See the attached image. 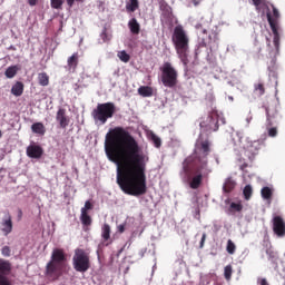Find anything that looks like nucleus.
Listing matches in <instances>:
<instances>
[{
	"instance_id": "15",
	"label": "nucleus",
	"mask_w": 285,
	"mask_h": 285,
	"mask_svg": "<svg viewBox=\"0 0 285 285\" xmlns=\"http://www.w3.org/2000/svg\"><path fill=\"white\" fill-rule=\"evenodd\" d=\"M67 1V6H69V8H72V6H75V1H83V0H50V6L53 10H62L63 9V3H66Z\"/></svg>"
},
{
	"instance_id": "19",
	"label": "nucleus",
	"mask_w": 285,
	"mask_h": 285,
	"mask_svg": "<svg viewBox=\"0 0 285 285\" xmlns=\"http://www.w3.org/2000/svg\"><path fill=\"white\" fill-rule=\"evenodd\" d=\"M128 28L131 35H139L141 32V24L137 21V18H131L128 22Z\"/></svg>"
},
{
	"instance_id": "41",
	"label": "nucleus",
	"mask_w": 285,
	"mask_h": 285,
	"mask_svg": "<svg viewBox=\"0 0 285 285\" xmlns=\"http://www.w3.org/2000/svg\"><path fill=\"white\" fill-rule=\"evenodd\" d=\"M257 285H271L266 278L258 277Z\"/></svg>"
},
{
	"instance_id": "18",
	"label": "nucleus",
	"mask_w": 285,
	"mask_h": 285,
	"mask_svg": "<svg viewBox=\"0 0 285 285\" xmlns=\"http://www.w3.org/2000/svg\"><path fill=\"white\" fill-rule=\"evenodd\" d=\"M67 66L68 70H77V66H79V52L72 53L68 59H67Z\"/></svg>"
},
{
	"instance_id": "34",
	"label": "nucleus",
	"mask_w": 285,
	"mask_h": 285,
	"mask_svg": "<svg viewBox=\"0 0 285 285\" xmlns=\"http://www.w3.org/2000/svg\"><path fill=\"white\" fill-rule=\"evenodd\" d=\"M243 195L245 199L248 202V199L253 197V187L250 185H246L243 189Z\"/></svg>"
},
{
	"instance_id": "10",
	"label": "nucleus",
	"mask_w": 285,
	"mask_h": 285,
	"mask_svg": "<svg viewBox=\"0 0 285 285\" xmlns=\"http://www.w3.org/2000/svg\"><path fill=\"white\" fill-rule=\"evenodd\" d=\"M265 147L266 144L264 142V140L250 141L245 150V155L249 159V161H255V157L259 155V150H263V148Z\"/></svg>"
},
{
	"instance_id": "38",
	"label": "nucleus",
	"mask_w": 285,
	"mask_h": 285,
	"mask_svg": "<svg viewBox=\"0 0 285 285\" xmlns=\"http://www.w3.org/2000/svg\"><path fill=\"white\" fill-rule=\"evenodd\" d=\"M1 254L3 257H10L12 255V249H10V246H3L1 249Z\"/></svg>"
},
{
	"instance_id": "44",
	"label": "nucleus",
	"mask_w": 285,
	"mask_h": 285,
	"mask_svg": "<svg viewBox=\"0 0 285 285\" xmlns=\"http://www.w3.org/2000/svg\"><path fill=\"white\" fill-rule=\"evenodd\" d=\"M252 1L256 8H259V6H262V3H264V0H252Z\"/></svg>"
},
{
	"instance_id": "30",
	"label": "nucleus",
	"mask_w": 285,
	"mask_h": 285,
	"mask_svg": "<svg viewBox=\"0 0 285 285\" xmlns=\"http://www.w3.org/2000/svg\"><path fill=\"white\" fill-rule=\"evenodd\" d=\"M263 199H273V189L271 187H263L261 190Z\"/></svg>"
},
{
	"instance_id": "47",
	"label": "nucleus",
	"mask_w": 285,
	"mask_h": 285,
	"mask_svg": "<svg viewBox=\"0 0 285 285\" xmlns=\"http://www.w3.org/2000/svg\"><path fill=\"white\" fill-rule=\"evenodd\" d=\"M267 255H269L272 259H275V253H273L272 250H267Z\"/></svg>"
},
{
	"instance_id": "17",
	"label": "nucleus",
	"mask_w": 285,
	"mask_h": 285,
	"mask_svg": "<svg viewBox=\"0 0 285 285\" xmlns=\"http://www.w3.org/2000/svg\"><path fill=\"white\" fill-rule=\"evenodd\" d=\"M10 273H12V263L0 258V275L8 276Z\"/></svg>"
},
{
	"instance_id": "43",
	"label": "nucleus",
	"mask_w": 285,
	"mask_h": 285,
	"mask_svg": "<svg viewBox=\"0 0 285 285\" xmlns=\"http://www.w3.org/2000/svg\"><path fill=\"white\" fill-rule=\"evenodd\" d=\"M204 244H206V233H204L203 236H202L199 247L204 248Z\"/></svg>"
},
{
	"instance_id": "40",
	"label": "nucleus",
	"mask_w": 285,
	"mask_h": 285,
	"mask_svg": "<svg viewBox=\"0 0 285 285\" xmlns=\"http://www.w3.org/2000/svg\"><path fill=\"white\" fill-rule=\"evenodd\" d=\"M272 10H273L272 19H274V21H276V26H277V20L279 19V10H277V8H275V6H272Z\"/></svg>"
},
{
	"instance_id": "27",
	"label": "nucleus",
	"mask_w": 285,
	"mask_h": 285,
	"mask_svg": "<svg viewBox=\"0 0 285 285\" xmlns=\"http://www.w3.org/2000/svg\"><path fill=\"white\" fill-rule=\"evenodd\" d=\"M126 10L127 12H136V10H139V0H129L126 3Z\"/></svg>"
},
{
	"instance_id": "12",
	"label": "nucleus",
	"mask_w": 285,
	"mask_h": 285,
	"mask_svg": "<svg viewBox=\"0 0 285 285\" xmlns=\"http://www.w3.org/2000/svg\"><path fill=\"white\" fill-rule=\"evenodd\" d=\"M273 232L277 237H285V222L282 216H274L273 218Z\"/></svg>"
},
{
	"instance_id": "31",
	"label": "nucleus",
	"mask_w": 285,
	"mask_h": 285,
	"mask_svg": "<svg viewBox=\"0 0 285 285\" xmlns=\"http://www.w3.org/2000/svg\"><path fill=\"white\" fill-rule=\"evenodd\" d=\"M226 250L228 255H235V252L237 250V245L232 239L227 240Z\"/></svg>"
},
{
	"instance_id": "45",
	"label": "nucleus",
	"mask_w": 285,
	"mask_h": 285,
	"mask_svg": "<svg viewBox=\"0 0 285 285\" xmlns=\"http://www.w3.org/2000/svg\"><path fill=\"white\" fill-rule=\"evenodd\" d=\"M29 6L35 7L39 3V0H28Z\"/></svg>"
},
{
	"instance_id": "7",
	"label": "nucleus",
	"mask_w": 285,
	"mask_h": 285,
	"mask_svg": "<svg viewBox=\"0 0 285 285\" xmlns=\"http://www.w3.org/2000/svg\"><path fill=\"white\" fill-rule=\"evenodd\" d=\"M177 70L170 62H165L161 68V81L165 88H175L177 86Z\"/></svg>"
},
{
	"instance_id": "26",
	"label": "nucleus",
	"mask_w": 285,
	"mask_h": 285,
	"mask_svg": "<svg viewBox=\"0 0 285 285\" xmlns=\"http://www.w3.org/2000/svg\"><path fill=\"white\" fill-rule=\"evenodd\" d=\"M138 95H140V97H153V87H149V86L139 87Z\"/></svg>"
},
{
	"instance_id": "37",
	"label": "nucleus",
	"mask_w": 285,
	"mask_h": 285,
	"mask_svg": "<svg viewBox=\"0 0 285 285\" xmlns=\"http://www.w3.org/2000/svg\"><path fill=\"white\" fill-rule=\"evenodd\" d=\"M0 285H12V281L8 276L0 274Z\"/></svg>"
},
{
	"instance_id": "51",
	"label": "nucleus",
	"mask_w": 285,
	"mask_h": 285,
	"mask_svg": "<svg viewBox=\"0 0 285 285\" xmlns=\"http://www.w3.org/2000/svg\"><path fill=\"white\" fill-rule=\"evenodd\" d=\"M261 50H262V47L258 48V52H261Z\"/></svg>"
},
{
	"instance_id": "36",
	"label": "nucleus",
	"mask_w": 285,
	"mask_h": 285,
	"mask_svg": "<svg viewBox=\"0 0 285 285\" xmlns=\"http://www.w3.org/2000/svg\"><path fill=\"white\" fill-rule=\"evenodd\" d=\"M150 139L156 148H161V138H159L155 134H151Z\"/></svg>"
},
{
	"instance_id": "22",
	"label": "nucleus",
	"mask_w": 285,
	"mask_h": 285,
	"mask_svg": "<svg viewBox=\"0 0 285 285\" xmlns=\"http://www.w3.org/2000/svg\"><path fill=\"white\" fill-rule=\"evenodd\" d=\"M254 94L257 95V97H264V95H266L264 82L254 83Z\"/></svg>"
},
{
	"instance_id": "25",
	"label": "nucleus",
	"mask_w": 285,
	"mask_h": 285,
	"mask_svg": "<svg viewBox=\"0 0 285 285\" xmlns=\"http://www.w3.org/2000/svg\"><path fill=\"white\" fill-rule=\"evenodd\" d=\"M38 83L39 86H49L50 85V76L46 72L38 73Z\"/></svg>"
},
{
	"instance_id": "5",
	"label": "nucleus",
	"mask_w": 285,
	"mask_h": 285,
	"mask_svg": "<svg viewBox=\"0 0 285 285\" xmlns=\"http://www.w3.org/2000/svg\"><path fill=\"white\" fill-rule=\"evenodd\" d=\"M117 107L114 102H104L97 105V108L91 112V117L96 124H101L104 126L108 119H112V117H115Z\"/></svg>"
},
{
	"instance_id": "48",
	"label": "nucleus",
	"mask_w": 285,
	"mask_h": 285,
	"mask_svg": "<svg viewBox=\"0 0 285 285\" xmlns=\"http://www.w3.org/2000/svg\"><path fill=\"white\" fill-rule=\"evenodd\" d=\"M9 50H17V47L10 46V47H9Z\"/></svg>"
},
{
	"instance_id": "16",
	"label": "nucleus",
	"mask_w": 285,
	"mask_h": 285,
	"mask_svg": "<svg viewBox=\"0 0 285 285\" xmlns=\"http://www.w3.org/2000/svg\"><path fill=\"white\" fill-rule=\"evenodd\" d=\"M2 233L6 237L12 233V216H10V214L2 219Z\"/></svg>"
},
{
	"instance_id": "6",
	"label": "nucleus",
	"mask_w": 285,
	"mask_h": 285,
	"mask_svg": "<svg viewBox=\"0 0 285 285\" xmlns=\"http://www.w3.org/2000/svg\"><path fill=\"white\" fill-rule=\"evenodd\" d=\"M72 266L77 273L90 271V254L86 249L77 248L72 257Z\"/></svg>"
},
{
	"instance_id": "33",
	"label": "nucleus",
	"mask_w": 285,
	"mask_h": 285,
	"mask_svg": "<svg viewBox=\"0 0 285 285\" xmlns=\"http://www.w3.org/2000/svg\"><path fill=\"white\" fill-rule=\"evenodd\" d=\"M224 277L227 279V282H230L233 277V265H227L224 268Z\"/></svg>"
},
{
	"instance_id": "32",
	"label": "nucleus",
	"mask_w": 285,
	"mask_h": 285,
	"mask_svg": "<svg viewBox=\"0 0 285 285\" xmlns=\"http://www.w3.org/2000/svg\"><path fill=\"white\" fill-rule=\"evenodd\" d=\"M229 210L233 213H242V210H244V205H242V203H232L229 205Z\"/></svg>"
},
{
	"instance_id": "29",
	"label": "nucleus",
	"mask_w": 285,
	"mask_h": 285,
	"mask_svg": "<svg viewBox=\"0 0 285 285\" xmlns=\"http://www.w3.org/2000/svg\"><path fill=\"white\" fill-rule=\"evenodd\" d=\"M101 237L104 242H108L110 239V225L105 223L101 227Z\"/></svg>"
},
{
	"instance_id": "13",
	"label": "nucleus",
	"mask_w": 285,
	"mask_h": 285,
	"mask_svg": "<svg viewBox=\"0 0 285 285\" xmlns=\"http://www.w3.org/2000/svg\"><path fill=\"white\" fill-rule=\"evenodd\" d=\"M56 120L58 121L60 128H68V126H70V117L66 115V109L63 108L58 109Z\"/></svg>"
},
{
	"instance_id": "3",
	"label": "nucleus",
	"mask_w": 285,
	"mask_h": 285,
	"mask_svg": "<svg viewBox=\"0 0 285 285\" xmlns=\"http://www.w3.org/2000/svg\"><path fill=\"white\" fill-rule=\"evenodd\" d=\"M171 41L181 63L187 67L189 63L188 52L190 50V38H188V33H186V30L181 24L174 28Z\"/></svg>"
},
{
	"instance_id": "23",
	"label": "nucleus",
	"mask_w": 285,
	"mask_h": 285,
	"mask_svg": "<svg viewBox=\"0 0 285 285\" xmlns=\"http://www.w3.org/2000/svg\"><path fill=\"white\" fill-rule=\"evenodd\" d=\"M31 130L36 135H46V126H43V122H35L31 126Z\"/></svg>"
},
{
	"instance_id": "2",
	"label": "nucleus",
	"mask_w": 285,
	"mask_h": 285,
	"mask_svg": "<svg viewBox=\"0 0 285 285\" xmlns=\"http://www.w3.org/2000/svg\"><path fill=\"white\" fill-rule=\"evenodd\" d=\"M213 142L208 139L199 138L195 145L194 155L187 157L183 163L185 175H194L189 186L193 190H197L202 186V181L208 178L213 169L208 166V155L212 153Z\"/></svg>"
},
{
	"instance_id": "49",
	"label": "nucleus",
	"mask_w": 285,
	"mask_h": 285,
	"mask_svg": "<svg viewBox=\"0 0 285 285\" xmlns=\"http://www.w3.org/2000/svg\"><path fill=\"white\" fill-rule=\"evenodd\" d=\"M1 137H3V132H1V130H0V139H1Z\"/></svg>"
},
{
	"instance_id": "4",
	"label": "nucleus",
	"mask_w": 285,
	"mask_h": 285,
	"mask_svg": "<svg viewBox=\"0 0 285 285\" xmlns=\"http://www.w3.org/2000/svg\"><path fill=\"white\" fill-rule=\"evenodd\" d=\"M68 257L63 248H55L51 254V261L46 266V275L51 279L61 277V271L66 268Z\"/></svg>"
},
{
	"instance_id": "14",
	"label": "nucleus",
	"mask_w": 285,
	"mask_h": 285,
	"mask_svg": "<svg viewBox=\"0 0 285 285\" xmlns=\"http://www.w3.org/2000/svg\"><path fill=\"white\" fill-rule=\"evenodd\" d=\"M27 156H29L30 159H41L43 156V148L39 145H30L27 147Z\"/></svg>"
},
{
	"instance_id": "28",
	"label": "nucleus",
	"mask_w": 285,
	"mask_h": 285,
	"mask_svg": "<svg viewBox=\"0 0 285 285\" xmlns=\"http://www.w3.org/2000/svg\"><path fill=\"white\" fill-rule=\"evenodd\" d=\"M17 72H19V67L11 66L7 68V70L4 71V76L7 77V79H14V77H17Z\"/></svg>"
},
{
	"instance_id": "11",
	"label": "nucleus",
	"mask_w": 285,
	"mask_h": 285,
	"mask_svg": "<svg viewBox=\"0 0 285 285\" xmlns=\"http://www.w3.org/2000/svg\"><path fill=\"white\" fill-rule=\"evenodd\" d=\"M267 21L274 35V46L275 48H279V27H277V20L273 19L271 12H267Z\"/></svg>"
},
{
	"instance_id": "24",
	"label": "nucleus",
	"mask_w": 285,
	"mask_h": 285,
	"mask_svg": "<svg viewBox=\"0 0 285 285\" xmlns=\"http://www.w3.org/2000/svg\"><path fill=\"white\" fill-rule=\"evenodd\" d=\"M235 186H237V183H235L233 178H227L223 186L224 193H233V190H235Z\"/></svg>"
},
{
	"instance_id": "50",
	"label": "nucleus",
	"mask_w": 285,
	"mask_h": 285,
	"mask_svg": "<svg viewBox=\"0 0 285 285\" xmlns=\"http://www.w3.org/2000/svg\"><path fill=\"white\" fill-rule=\"evenodd\" d=\"M204 35H206V29L203 30Z\"/></svg>"
},
{
	"instance_id": "20",
	"label": "nucleus",
	"mask_w": 285,
	"mask_h": 285,
	"mask_svg": "<svg viewBox=\"0 0 285 285\" xmlns=\"http://www.w3.org/2000/svg\"><path fill=\"white\" fill-rule=\"evenodd\" d=\"M80 222H81L85 230H88V228H90V226H92V217L90 215H88V213H86V212H81Z\"/></svg>"
},
{
	"instance_id": "21",
	"label": "nucleus",
	"mask_w": 285,
	"mask_h": 285,
	"mask_svg": "<svg viewBox=\"0 0 285 285\" xmlns=\"http://www.w3.org/2000/svg\"><path fill=\"white\" fill-rule=\"evenodd\" d=\"M23 82L17 81L11 88V95H13V97H21V95H23Z\"/></svg>"
},
{
	"instance_id": "42",
	"label": "nucleus",
	"mask_w": 285,
	"mask_h": 285,
	"mask_svg": "<svg viewBox=\"0 0 285 285\" xmlns=\"http://www.w3.org/2000/svg\"><path fill=\"white\" fill-rule=\"evenodd\" d=\"M101 39L102 41H110V38H108V33L106 32V30L102 31Z\"/></svg>"
},
{
	"instance_id": "1",
	"label": "nucleus",
	"mask_w": 285,
	"mask_h": 285,
	"mask_svg": "<svg viewBox=\"0 0 285 285\" xmlns=\"http://www.w3.org/2000/svg\"><path fill=\"white\" fill-rule=\"evenodd\" d=\"M105 153L117 166L116 181L125 195H146V156L135 136L124 127H116L106 135Z\"/></svg>"
},
{
	"instance_id": "39",
	"label": "nucleus",
	"mask_w": 285,
	"mask_h": 285,
	"mask_svg": "<svg viewBox=\"0 0 285 285\" xmlns=\"http://www.w3.org/2000/svg\"><path fill=\"white\" fill-rule=\"evenodd\" d=\"M92 208H94L92 203H90V200H87L85 203V206L81 208L80 213H83V212L88 213V210H92Z\"/></svg>"
},
{
	"instance_id": "35",
	"label": "nucleus",
	"mask_w": 285,
	"mask_h": 285,
	"mask_svg": "<svg viewBox=\"0 0 285 285\" xmlns=\"http://www.w3.org/2000/svg\"><path fill=\"white\" fill-rule=\"evenodd\" d=\"M118 59H120V61H122L124 63H128V61H130V55H128L126 50L119 51Z\"/></svg>"
},
{
	"instance_id": "8",
	"label": "nucleus",
	"mask_w": 285,
	"mask_h": 285,
	"mask_svg": "<svg viewBox=\"0 0 285 285\" xmlns=\"http://www.w3.org/2000/svg\"><path fill=\"white\" fill-rule=\"evenodd\" d=\"M219 121L222 124H226V119L219 117L217 110H212L209 115L200 121V128L205 130H212L213 132H217L219 130Z\"/></svg>"
},
{
	"instance_id": "46",
	"label": "nucleus",
	"mask_w": 285,
	"mask_h": 285,
	"mask_svg": "<svg viewBox=\"0 0 285 285\" xmlns=\"http://www.w3.org/2000/svg\"><path fill=\"white\" fill-rule=\"evenodd\" d=\"M125 230H126V225L121 224V225L118 226V232L119 233H125Z\"/></svg>"
},
{
	"instance_id": "9",
	"label": "nucleus",
	"mask_w": 285,
	"mask_h": 285,
	"mask_svg": "<svg viewBox=\"0 0 285 285\" xmlns=\"http://www.w3.org/2000/svg\"><path fill=\"white\" fill-rule=\"evenodd\" d=\"M265 110H266V117H267V120H266L267 135L268 137H277V127H273L275 126V124H277V117H278L277 110L271 111L268 107H266Z\"/></svg>"
}]
</instances>
